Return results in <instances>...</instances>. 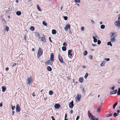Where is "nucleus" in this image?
Wrapping results in <instances>:
<instances>
[{"instance_id": "f257e3e1", "label": "nucleus", "mask_w": 120, "mask_h": 120, "mask_svg": "<svg viewBox=\"0 0 120 120\" xmlns=\"http://www.w3.org/2000/svg\"><path fill=\"white\" fill-rule=\"evenodd\" d=\"M43 51L40 47H39V48L37 53V58H39L40 57L42 54Z\"/></svg>"}, {"instance_id": "f03ea898", "label": "nucleus", "mask_w": 120, "mask_h": 120, "mask_svg": "<svg viewBox=\"0 0 120 120\" xmlns=\"http://www.w3.org/2000/svg\"><path fill=\"white\" fill-rule=\"evenodd\" d=\"M81 97V95L80 94H78L76 96V101L77 102H79L80 100Z\"/></svg>"}, {"instance_id": "7ed1b4c3", "label": "nucleus", "mask_w": 120, "mask_h": 120, "mask_svg": "<svg viewBox=\"0 0 120 120\" xmlns=\"http://www.w3.org/2000/svg\"><path fill=\"white\" fill-rule=\"evenodd\" d=\"M33 80V79L31 76L30 77L28 78L27 79V81L28 82L27 84L30 85V83H31Z\"/></svg>"}, {"instance_id": "20e7f679", "label": "nucleus", "mask_w": 120, "mask_h": 120, "mask_svg": "<svg viewBox=\"0 0 120 120\" xmlns=\"http://www.w3.org/2000/svg\"><path fill=\"white\" fill-rule=\"evenodd\" d=\"M16 112H19L20 111V107L19 104H17L16 106Z\"/></svg>"}, {"instance_id": "39448f33", "label": "nucleus", "mask_w": 120, "mask_h": 120, "mask_svg": "<svg viewBox=\"0 0 120 120\" xmlns=\"http://www.w3.org/2000/svg\"><path fill=\"white\" fill-rule=\"evenodd\" d=\"M115 25L116 26L119 28H120V22L119 21H115Z\"/></svg>"}, {"instance_id": "423d86ee", "label": "nucleus", "mask_w": 120, "mask_h": 120, "mask_svg": "<svg viewBox=\"0 0 120 120\" xmlns=\"http://www.w3.org/2000/svg\"><path fill=\"white\" fill-rule=\"evenodd\" d=\"M70 25L68 24H67L64 27V29L65 31H68V29L70 28Z\"/></svg>"}, {"instance_id": "0eeeda50", "label": "nucleus", "mask_w": 120, "mask_h": 120, "mask_svg": "<svg viewBox=\"0 0 120 120\" xmlns=\"http://www.w3.org/2000/svg\"><path fill=\"white\" fill-rule=\"evenodd\" d=\"M60 54H59L58 55V58L59 60L60 63H64V62L63 61L62 57L61 56H60Z\"/></svg>"}, {"instance_id": "6e6552de", "label": "nucleus", "mask_w": 120, "mask_h": 120, "mask_svg": "<svg viewBox=\"0 0 120 120\" xmlns=\"http://www.w3.org/2000/svg\"><path fill=\"white\" fill-rule=\"evenodd\" d=\"M69 105L70 108L72 109L73 108L74 106L73 101L72 100L71 102H70Z\"/></svg>"}, {"instance_id": "1a4fd4ad", "label": "nucleus", "mask_w": 120, "mask_h": 120, "mask_svg": "<svg viewBox=\"0 0 120 120\" xmlns=\"http://www.w3.org/2000/svg\"><path fill=\"white\" fill-rule=\"evenodd\" d=\"M54 55L53 54V53H51L50 55V60H51L52 62L54 61Z\"/></svg>"}, {"instance_id": "9d476101", "label": "nucleus", "mask_w": 120, "mask_h": 120, "mask_svg": "<svg viewBox=\"0 0 120 120\" xmlns=\"http://www.w3.org/2000/svg\"><path fill=\"white\" fill-rule=\"evenodd\" d=\"M51 60H48L45 63V64L47 65H52V62Z\"/></svg>"}, {"instance_id": "9b49d317", "label": "nucleus", "mask_w": 120, "mask_h": 120, "mask_svg": "<svg viewBox=\"0 0 120 120\" xmlns=\"http://www.w3.org/2000/svg\"><path fill=\"white\" fill-rule=\"evenodd\" d=\"M72 52V50L71 49H70L68 50V56H72V53H71Z\"/></svg>"}, {"instance_id": "f8f14e48", "label": "nucleus", "mask_w": 120, "mask_h": 120, "mask_svg": "<svg viewBox=\"0 0 120 120\" xmlns=\"http://www.w3.org/2000/svg\"><path fill=\"white\" fill-rule=\"evenodd\" d=\"M60 107V105L59 104H56L54 105V107L55 109H58Z\"/></svg>"}, {"instance_id": "ddd939ff", "label": "nucleus", "mask_w": 120, "mask_h": 120, "mask_svg": "<svg viewBox=\"0 0 120 120\" xmlns=\"http://www.w3.org/2000/svg\"><path fill=\"white\" fill-rule=\"evenodd\" d=\"M97 111L98 112H100V110L101 108V106L98 105L97 107Z\"/></svg>"}, {"instance_id": "4468645a", "label": "nucleus", "mask_w": 120, "mask_h": 120, "mask_svg": "<svg viewBox=\"0 0 120 120\" xmlns=\"http://www.w3.org/2000/svg\"><path fill=\"white\" fill-rule=\"evenodd\" d=\"M90 118L92 119V120H98V118H96L94 116H92Z\"/></svg>"}, {"instance_id": "2eb2a0df", "label": "nucleus", "mask_w": 120, "mask_h": 120, "mask_svg": "<svg viewBox=\"0 0 120 120\" xmlns=\"http://www.w3.org/2000/svg\"><path fill=\"white\" fill-rule=\"evenodd\" d=\"M117 91V90H115L112 91L110 92V94H116V93Z\"/></svg>"}, {"instance_id": "dca6fc26", "label": "nucleus", "mask_w": 120, "mask_h": 120, "mask_svg": "<svg viewBox=\"0 0 120 120\" xmlns=\"http://www.w3.org/2000/svg\"><path fill=\"white\" fill-rule=\"evenodd\" d=\"M41 41L43 42H46L45 39V37H43L41 38Z\"/></svg>"}, {"instance_id": "f3484780", "label": "nucleus", "mask_w": 120, "mask_h": 120, "mask_svg": "<svg viewBox=\"0 0 120 120\" xmlns=\"http://www.w3.org/2000/svg\"><path fill=\"white\" fill-rule=\"evenodd\" d=\"M36 6L38 10L39 11H41L42 10L40 8L39 6V5L38 4H37Z\"/></svg>"}, {"instance_id": "a211bd4d", "label": "nucleus", "mask_w": 120, "mask_h": 120, "mask_svg": "<svg viewBox=\"0 0 120 120\" xmlns=\"http://www.w3.org/2000/svg\"><path fill=\"white\" fill-rule=\"evenodd\" d=\"M79 81L81 83H82L83 81V78L82 77H80V78L79 79Z\"/></svg>"}, {"instance_id": "6ab92c4d", "label": "nucleus", "mask_w": 120, "mask_h": 120, "mask_svg": "<svg viewBox=\"0 0 120 120\" xmlns=\"http://www.w3.org/2000/svg\"><path fill=\"white\" fill-rule=\"evenodd\" d=\"M116 37H113V38H111L110 39V41L112 42H113L116 41V39H115Z\"/></svg>"}, {"instance_id": "aec40b11", "label": "nucleus", "mask_w": 120, "mask_h": 120, "mask_svg": "<svg viewBox=\"0 0 120 120\" xmlns=\"http://www.w3.org/2000/svg\"><path fill=\"white\" fill-rule=\"evenodd\" d=\"M118 104V103L117 102H116L115 104H114L113 106V109H115L116 106Z\"/></svg>"}, {"instance_id": "412c9836", "label": "nucleus", "mask_w": 120, "mask_h": 120, "mask_svg": "<svg viewBox=\"0 0 120 120\" xmlns=\"http://www.w3.org/2000/svg\"><path fill=\"white\" fill-rule=\"evenodd\" d=\"M52 33L53 34H55L56 33V30L54 29L52 30Z\"/></svg>"}, {"instance_id": "4be33fe9", "label": "nucleus", "mask_w": 120, "mask_h": 120, "mask_svg": "<svg viewBox=\"0 0 120 120\" xmlns=\"http://www.w3.org/2000/svg\"><path fill=\"white\" fill-rule=\"evenodd\" d=\"M30 30H32V31H34V30L35 29L34 27L32 26H31L30 28Z\"/></svg>"}, {"instance_id": "5701e85b", "label": "nucleus", "mask_w": 120, "mask_h": 120, "mask_svg": "<svg viewBox=\"0 0 120 120\" xmlns=\"http://www.w3.org/2000/svg\"><path fill=\"white\" fill-rule=\"evenodd\" d=\"M2 91L3 92H4L6 90V87H4L3 86H2Z\"/></svg>"}, {"instance_id": "b1692460", "label": "nucleus", "mask_w": 120, "mask_h": 120, "mask_svg": "<svg viewBox=\"0 0 120 120\" xmlns=\"http://www.w3.org/2000/svg\"><path fill=\"white\" fill-rule=\"evenodd\" d=\"M47 70L48 71H52V69L50 67L48 66L47 67Z\"/></svg>"}, {"instance_id": "393cba45", "label": "nucleus", "mask_w": 120, "mask_h": 120, "mask_svg": "<svg viewBox=\"0 0 120 120\" xmlns=\"http://www.w3.org/2000/svg\"><path fill=\"white\" fill-rule=\"evenodd\" d=\"M21 12L20 11H18L16 12V14L18 15H19L21 14Z\"/></svg>"}, {"instance_id": "a878e982", "label": "nucleus", "mask_w": 120, "mask_h": 120, "mask_svg": "<svg viewBox=\"0 0 120 120\" xmlns=\"http://www.w3.org/2000/svg\"><path fill=\"white\" fill-rule=\"evenodd\" d=\"M4 26L5 27H6V28L5 29V30H6L7 31H8L9 30V27L8 26Z\"/></svg>"}, {"instance_id": "bb28decb", "label": "nucleus", "mask_w": 120, "mask_h": 120, "mask_svg": "<svg viewBox=\"0 0 120 120\" xmlns=\"http://www.w3.org/2000/svg\"><path fill=\"white\" fill-rule=\"evenodd\" d=\"M105 61H102L101 64V66H102V67L104 66L105 64Z\"/></svg>"}, {"instance_id": "cd10ccee", "label": "nucleus", "mask_w": 120, "mask_h": 120, "mask_svg": "<svg viewBox=\"0 0 120 120\" xmlns=\"http://www.w3.org/2000/svg\"><path fill=\"white\" fill-rule=\"evenodd\" d=\"M93 38L94 39V42H96L97 41V40L95 38V37L93 36Z\"/></svg>"}, {"instance_id": "c85d7f7f", "label": "nucleus", "mask_w": 120, "mask_h": 120, "mask_svg": "<svg viewBox=\"0 0 120 120\" xmlns=\"http://www.w3.org/2000/svg\"><path fill=\"white\" fill-rule=\"evenodd\" d=\"M62 50L64 51H66V48L65 46H63L62 47Z\"/></svg>"}, {"instance_id": "c756f323", "label": "nucleus", "mask_w": 120, "mask_h": 120, "mask_svg": "<svg viewBox=\"0 0 120 120\" xmlns=\"http://www.w3.org/2000/svg\"><path fill=\"white\" fill-rule=\"evenodd\" d=\"M88 54V52L86 51H85L83 53V54L84 56Z\"/></svg>"}, {"instance_id": "7c9ffc66", "label": "nucleus", "mask_w": 120, "mask_h": 120, "mask_svg": "<svg viewBox=\"0 0 120 120\" xmlns=\"http://www.w3.org/2000/svg\"><path fill=\"white\" fill-rule=\"evenodd\" d=\"M119 114L118 113H116L115 112L113 116L114 117H116V116H117Z\"/></svg>"}, {"instance_id": "2f4dec72", "label": "nucleus", "mask_w": 120, "mask_h": 120, "mask_svg": "<svg viewBox=\"0 0 120 120\" xmlns=\"http://www.w3.org/2000/svg\"><path fill=\"white\" fill-rule=\"evenodd\" d=\"M88 74L87 73H86L85 76H84V78H85L86 79L87 77L88 76Z\"/></svg>"}, {"instance_id": "473e14b6", "label": "nucleus", "mask_w": 120, "mask_h": 120, "mask_svg": "<svg viewBox=\"0 0 120 120\" xmlns=\"http://www.w3.org/2000/svg\"><path fill=\"white\" fill-rule=\"evenodd\" d=\"M107 44L108 45H110L111 46H112V44L111 43V41L109 42H107Z\"/></svg>"}, {"instance_id": "72a5a7b5", "label": "nucleus", "mask_w": 120, "mask_h": 120, "mask_svg": "<svg viewBox=\"0 0 120 120\" xmlns=\"http://www.w3.org/2000/svg\"><path fill=\"white\" fill-rule=\"evenodd\" d=\"M42 23L43 25L45 26H46L47 25V24L44 21Z\"/></svg>"}, {"instance_id": "f704fd0d", "label": "nucleus", "mask_w": 120, "mask_h": 120, "mask_svg": "<svg viewBox=\"0 0 120 120\" xmlns=\"http://www.w3.org/2000/svg\"><path fill=\"white\" fill-rule=\"evenodd\" d=\"M117 94L119 95H120V88H119L118 89V90L117 93Z\"/></svg>"}, {"instance_id": "c9c22d12", "label": "nucleus", "mask_w": 120, "mask_h": 120, "mask_svg": "<svg viewBox=\"0 0 120 120\" xmlns=\"http://www.w3.org/2000/svg\"><path fill=\"white\" fill-rule=\"evenodd\" d=\"M105 27V26L104 25H102L101 26V29H104Z\"/></svg>"}, {"instance_id": "e433bc0d", "label": "nucleus", "mask_w": 120, "mask_h": 120, "mask_svg": "<svg viewBox=\"0 0 120 120\" xmlns=\"http://www.w3.org/2000/svg\"><path fill=\"white\" fill-rule=\"evenodd\" d=\"M53 92L52 90H50L49 91V94L50 95H52L53 94Z\"/></svg>"}, {"instance_id": "4c0bfd02", "label": "nucleus", "mask_w": 120, "mask_h": 120, "mask_svg": "<svg viewBox=\"0 0 120 120\" xmlns=\"http://www.w3.org/2000/svg\"><path fill=\"white\" fill-rule=\"evenodd\" d=\"M63 18H64V19L65 20H67L68 19V18L67 16H63Z\"/></svg>"}, {"instance_id": "58836bf2", "label": "nucleus", "mask_w": 120, "mask_h": 120, "mask_svg": "<svg viewBox=\"0 0 120 120\" xmlns=\"http://www.w3.org/2000/svg\"><path fill=\"white\" fill-rule=\"evenodd\" d=\"M115 33H112V34L110 36V37L111 38H112V37H113V36L115 35Z\"/></svg>"}, {"instance_id": "ea45409f", "label": "nucleus", "mask_w": 120, "mask_h": 120, "mask_svg": "<svg viewBox=\"0 0 120 120\" xmlns=\"http://www.w3.org/2000/svg\"><path fill=\"white\" fill-rule=\"evenodd\" d=\"M80 0H75V3H79L80 2Z\"/></svg>"}, {"instance_id": "a19ab883", "label": "nucleus", "mask_w": 120, "mask_h": 120, "mask_svg": "<svg viewBox=\"0 0 120 120\" xmlns=\"http://www.w3.org/2000/svg\"><path fill=\"white\" fill-rule=\"evenodd\" d=\"M107 116L109 117L110 116H112V114L111 113L109 114H107Z\"/></svg>"}, {"instance_id": "79ce46f5", "label": "nucleus", "mask_w": 120, "mask_h": 120, "mask_svg": "<svg viewBox=\"0 0 120 120\" xmlns=\"http://www.w3.org/2000/svg\"><path fill=\"white\" fill-rule=\"evenodd\" d=\"M73 110L72 109H71L70 110L69 113L70 114H72L73 113Z\"/></svg>"}, {"instance_id": "37998d69", "label": "nucleus", "mask_w": 120, "mask_h": 120, "mask_svg": "<svg viewBox=\"0 0 120 120\" xmlns=\"http://www.w3.org/2000/svg\"><path fill=\"white\" fill-rule=\"evenodd\" d=\"M63 45L64 46H66L67 45V44L65 42L63 43Z\"/></svg>"}, {"instance_id": "c03bdc74", "label": "nucleus", "mask_w": 120, "mask_h": 120, "mask_svg": "<svg viewBox=\"0 0 120 120\" xmlns=\"http://www.w3.org/2000/svg\"><path fill=\"white\" fill-rule=\"evenodd\" d=\"M101 43V41L99 40H98V45H99Z\"/></svg>"}, {"instance_id": "a18cd8bd", "label": "nucleus", "mask_w": 120, "mask_h": 120, "mask_svg": "<svg viewBox=\"0 0 120 120\" xmlns=\"http://www.w3.org/2000/svg\"><path fill=\"white\" fill-rule=\"evenodd\" d=\"M88 116L90 118V117L91 118V117L92 116V114L91 113H90L89 114H88Z\"/></svg>"}, {"instance_id": "49530a36", "label": "nucleus", "mask_w": 120, "mask_h": 120, "mask_svg": "<svg viewBox=\"0 0 120 120\" xmlns=\"http://www.w3.org/2000/svg\"><path fill=\"white\" fill-rule=\"evenodd\" d=\"M11 106H12L11 109H12V110H13L15 109V106H12V105H11Z\"/></svg>"}, {"instance_id": "de8ad7c7", "label": "nucleus", "mask_w": 120, "mask_h": 120, "mask_svg": "<svg viewBox=\"0 0 120 120\" xmlns=\"http://www.w3.org/2000/svg\"><path fill=\"white\" fill-rule=\"evenodd\" d=\"M89 58L90 59L92 60L93 58L92 56V55H90L89 56Z\"/></svg>"}, {"instance_id": "09e8293b", "label": "nucleus", "mask_w": 120, "mask_h": 120, "mask_svg": "<svg viewBox=\"0 0 120 120\" xmlns=\"http://www.w3.org/2000/svg\"><path fill=\"white\" fill-rule=\"evenodd\" d=\"M51 118H52V120H55V118L53 116H52L51 117Z\"/></svg>"}, {"instance_id": "8fccbe9b", "label": "nucleus", "mask_w": 120, "mask_h": 120, "mask_svg": "<svg viewBox=\"0 0 120 120\" xmlns=\"http://www.w3.org/2000/svg\"><path fill=\"white\" fill-rule=\"evenodd\" d=\"M105 60L106 61H109L110 60V59L109 58H105Z\"/></svg>"}, {"instance_id": "3c124183", "label": "nucleus", "mask_w": 120, "mask_h": 120, "mask_svg": "<svg viewBox=\"0 0 120 120\" xmlns=\"http://www.w3.org/2000/svg\"><path fill=\"white\" fill-rule=\"evenodd\" d=\"M79 118V116H78L76 118V120H78Z\"/></svg>"}, {"instance_id": "603ef678", "label": "nucleus", "mask_w": 120, "mask_h": 120, "mask_svg": "<svg viewBox=\"0 0 120 120\" xmlns=\"http://www.w3.org/2000/svg\"><path fill=\"white\" fill-rule=\"evenodd\" d=\"M81 30H82V31H83L84 30V27L83 26H82L81 27Z\"/></svg>"}, {"instance_id": "864d4df0", "label": "nucleus", "mask_w": 120, "mask_h": 120, "mask_svg": "<svg viewBox=\"0 0 120 120\" xmlns=\"http://www.w3.org/2000/svg\"><path fill=\"white\" fill-rule=\"evenodd\" d=\"M16 63H14L12 65V67H13L14 66L16 65Z\"/></svg>"}, {"instance_id": "5fc2aeb1", "label": "nucleus", "mask_w": 120, "mask_h": 120, "mask_svg": "<svg viewBox=\"0 0 120 120\" xmlns=\"http://www.w3.org/2000/svg\"><path fill=\"white\" fill-rule=\"evenodd\" d=\"M82 92H83V93H84L85 92V90H84V89L83 88H82Z\"/></svg>"}, {"instance_id": "6e6d98bb", "label": "nucleus", "mask_w": 120, "mask_h": 120, "mask_svg": "<svg viewBox=\"0 0 120 120\" xmlns=\"http://www.w3.org/2000/svg\"><path fill=\"white\" fill-rule=\"evenodd\" d=\"M115 88V86H113L112 88V90H114V88Z\"/></svg>"}, {"instance_id": "4d7b16f0", "label": "nucleus", "mask_w": 120, "mask_h": 120, "mask_svg": "<svg viewBox=\"0 0 120 120\" xmlns=\"http://www.w3.org/2000/svg\"><path fill=\"white\" fill-rule=\"evenodd\" d=\"M67 114L66 113L65 114V116L64 117V118L65 119H66V118L67 117Z\"/></svg>"}, {"instance_id": "13d9d810", "label": "nucleus", "mask_w": 120, "mask_h": 120, "mask_svg": "<svg viewBox=\"0 0 120 120\" xmlns=\"http://www.w3.org/2000/svg\"><path fill=\"white\" fill-rule=\"evenodd\" d=\"M32 95L33 97H34L35 96V94L34 93V92L32 93Z\"/></svg>"}, {"instance_id": "bf43d9fd", "label": "nucleus", "mask_w": 120, "mask_h": 120, "mask_svg": "<svg viewBox=\"0 0 120 120\" xmlns=\"http://www.w3.org/2000/svg\"><path fill=\"white\" fill-rule=\"evenodd\" d=\"M37 35L38 37H39L40 36V34L38 32L37 33Z\"/></svg>"}, {"instance_id": "052dcab7", "label": "nucleus", "mask_w": 120, "mask_h": 120, "mask_svg": "<svg viewBox=\"0 0 120 120\" xmlns=\"http://www.w3.org/2000/svg\"><path fill=\"white\" fill-rule=\"evenodd\" d=\"M49 39L50 42L51 43L52 42V40H51V38H50V37H49Z\"/></svg>"}, {"instance_id": "680f3d73", "label": "nucleus", "mask_w": 120, "mask_h": 120, "mask_svg": "<svg viewBox=\"0 0 120 120\" xmlns=\"http://www.w3.org/2000/svg\"><path fill=\"white\" fill-rule=\"evenodd\" d=\"M3 105L2 104V103H1L0 104V107H1Z\"/></svg>"}, {"instance_id": "e2e57ef3", "label": "nucleus", "mask_w": 120, "mask_h": 120, "mask_svg": "<svg viewBox=\"0 0 120 120\" xmlns=\"http://www.w3.org/2000/svg\"><path fill=\"white\" fill-rule=\"evenodd\" d=\"M9 70V68L8 67H7L5 68V70L6 71H8Z\"/></svg>"}, {"instance_id": "0e129e2a", "label": "nucleus", "mask_w": 120, "mask_h": 120, "mask_svg": "<svg viewBox=\"0 0 120 120\" xmlns=\"http://www.w3.org/2000/svg\"><path fill=\"white\" fill-rule=\"evenodd\" d=\"M91 22L93 23H94V21H93V20L92 19L91 20Z\"/></svg>"}, {"instance_id": "69168bd1", "label": "nucleus", "mask_w": 120, "mask_h": 120, "mask_svg": "<svg viewBox=\"0 0 120 120\" xmlns=\"http://www.w3.org/2000/svg\"><path fill=\"white\" fill-rule=\"evenodd\" d=\"M117 113H119L120 112V111L119 110V109H118L117 110Z\"/></svg>"}, {"instance_id": "338daca9", "label": "nucleus", "mask_w": 120, "mask_h": 120, "mask_svg": "<svg viewBox=\"0 0 120 120\" xmlns=\"http://www.w3.org/2000/svg\"><path fill=\"white\" fill-rule=\"evenodd\" d=\"M82 67L83 68H86V67L85 65H83Z\"/></svg>"}, {"instance_id": "774afa93", "label": "nucleus", "mask_w": 120, "mask_h": 120, "mask_svg": "<svg viewBox=\"0 0 120 120\" xmlns=\"http://www.w3.org/2000/svg\"><path fill=\"white\" fill-rule=\"evenodd\" d=\"M118 82L119 83H120V79H119L118 81Z\"/></svg>"}]
</instances>
